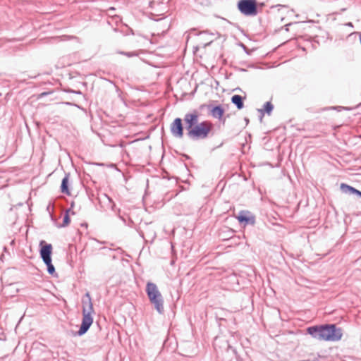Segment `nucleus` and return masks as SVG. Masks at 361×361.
Here are the masks:
<instances>
[{
  "mask_svg": "<svg viewBox=\"0 0 361 361\" xmlns=\"http://www.w3.org/2000/svg\"><path fill=\"white\" fill-rule=\"evenodd\" d=\"M200 114L194 110L187 113L183 118L187 130V135L192 140H204L209 137L213 128L211 121H204L199 123Z\"/></svg>",
  "mask_w": 361,
  "mask_h": 361,
  "instance_id": "1",
  "label": "nucleus"
},
{
  "mask_svg": "<svg viewBox=\"0 0 361 361\" xmlns=\"http://www.w3.org/2000/svg\"><path fill=\"white\" fill-rule=\"evenodd\" d=\"M307 331L319 341H338L342 338L343 330L336 324H324L308 327Z\"/></svg>",
  "mask_w": 361,
  "mask_h": 361,
  "instance_id": "2",
  "label": "nucleus"
},
{
  "mask_svg": "<svg viewBox=\"0 0 361 361\" xmlns=\"http://www.w3.org/2000/svg\"><path fill=\"white\" fill-rule=\"evenodd\" d=\"M82 319L79 331L77 332L78 336L85 334L93 322L92 313L93 312L91 297L89 293H87L82 299Z\"/></svg>",
  "mask_w": 361,
  "mask_h": 361,
  "instance_id": "3",
  "label": "nucleus"
},
{
  "mask_svg": "<svg viewBox=\"0 0 361 361\" xmlns=\"http://www.w3.org/2000/svg\"><path fill=\"white\" fill-rule=\"evenodd\" d=\"M146 293L154 309L158 313L163 314L164 312V298L157 285L152 282H148L146 285Z\"/></svg>",
  "mask_w": 361,
  "mask_h": 361,
  "instance_id": "4",
  "label": "nucleus"
},
{
  "mask_svg": "<svg viewBox=\"0 0 361 361\" xmlns=\"http://www.w3.org/2000/svg\"><path fill=\"white\" fill-rule=\"evenodd\" d=\"M39 247V255L42 261L47 265V271L49 274L54 275L56 271L54 266L51 263L52 245L47 243L44 240H41Z\"/></svg>",
  "mask_w": 361,
  "mask_h": 361,
  "instance_id": "5",
  "label": "nucleus"
},
{
  "mask_svg": "<svg viewBox=\"0 0 361 361\" xmlns=\"http://www.w3.org/2000/svg\"><path fill=\"white\" fill-rule=\"evenodd\" d=\"M240 11L245 16H255L257 13L255 0H240L238 4Z\"/></svg>",
  "mask_w": 361,
  "mask_h": 361,
  "instance_id": "6",
  "label": "nucleus"
},
{
  "mask_svg": "<svg viewBox=\"0 0 361 361\" xmlns=\"http://www.w3.org/2000/svg\"><path fill=\"white\" fill-rule=\"evenodd\" d=\"M171 134L178 138H181L183 136V127L182 120L180 118H176L171 125Z\"/></svg>",
  "mask_w": 361,
  "mask_h": 361,
  "instance_id": "7",
  "label": "nucleus"
},
{
  "mask_svg": "<svg viewBox=\"0 0 361 361\" xmlns=\"http://www.w3.org/2000/svg\"><path fill=\"white\" fill-rule=\"evenodd\" d=\"M224 114V109L221 106H216L210 109V114L212 116L219 120L222 118Z\"/></svg>",
  "mask_w": 361,
  "mask_h": 361,
  "instance_id": "8",
  "label": "nucleus"
},
{
  "mask_svg": "<svg viewBox=\"0 0 361 361\" xmlns=\"http://www.w3.org/2000/svg\"><path fill=\"white\" fill-rule=\"evenodd\" d=\"M238 220L239 222L243 223L245 222L246 224H255V219L254 217H249L247 216L245 212H241L239 215L237 216Z\"/></svg>",
  "mask_w": 361,
  "mask_h": 361,
  "instance_id": "9",
  "label": "nucleus"
},
{
  "mask_svg": "<svg viewBox=\"0 0 361 361\" xmlns=\"http://www.w3.org/2000/svg\"><path fill=\"white\" fill-rule=\"evenodd\" d=\"M231 102L234 104L238 109H241L244 106L243 97L240 95L235 94L231 97Z\"/></svg>",
  "mask_w": 361,
  "mask_h": 361,
  "instance_id": "10",
  "label": "nucleus"
},
{
  "mask_svg": "<svg viewBox=\"0 0 361 361\" xmlns=\"http://www.w3.org/2000/svg\"><path fill=\"white\" fill-rule=\"evenodd\" d=\"M68 175H66L62 180L61 185V191L62 193L69 195V190L68 188Z\"/></svg>",
  "mask_w": 361,
  "mask_h": 361,
  "instance_id": "11",
  "label": "nucleus"
},
{
  "mask_svg": "<svg viewBox=\"0 0 361 361\" xmlns=\"http://www.w3.org/2000/svg\"><path fill=\"white\" fill-rule=\"evenodd\" d=\"M341 189L345 193H353V194H355V192H356V190H357V189H355L350 185H348L345 183H342L341 185Z\"/></svg>",
  "mask_w": 361,
  "mask_h": 361,
  "instance_id": "12",
  "label": "nucleus"
},
{
  "mask_svg": "<svg viewBox=\"0 0 361 361\" xmlns=\"http://www.w3.org/2000/svg\"><path fill=\"white\" fill-rule=\"evenodd\" d=\"M273 109V104L270 102H267L264 104L263 110L269 115L271 113Z\"/></svg>",
  "mask_w": 361,
  "mask_h": 361,
  "instance_id": "13",
  "label": "nucleus"
},
{
  "mask_svg": "<svg viewBox=\"0 0 361 361\" xmlns=\"http://www.w3.org/2000/svg\"><path fill=\"white\" fill-rule=\"evenodd\" d=\"M68 212H69L68 210L66 211V214L63 216L62 226H66L70 223V217H69V215H68Z\"/></svg>",
  "mask_w": 361,
  "mask_h": 361,
  "instance_id": "14",
  "label": "nucleus"
},
{
  "mask_svg": "<svg viewBox=\"0 0 361 361\" xmlns=\"http://www.w3.org/2000/svg\"><path fill=\"white\" fill-rule=\"evenodd\" d=\"M119 54L122 55L127 56L128 57H132L134 56H137V54L135 52H125V51H121Z\"/></svg>",
  "mask_w": 361,
  "mask_h": 361,
  "instance_id": "15",
  "label": "nucleus"
},
{
  "mask_svg": "<svg viewBox=\"0 0 361 361\" xmlns=\"http://www.w3.org/2000/svg\"><path fill=\"white\" fill-rule=\"evenodd\" d=\"M355 194L359 195V196H361V192L359 191L358 190H356V192H355Z\"/></svg>",
  "mask_w": 361,
  "mask_h": 361,
  "instance_id": "16",
  "label": "nucleus"
},
{
  "mask_svg": "<svg viewBox=\"0 0 361 361\" xmlns=\"http://www.w3.org/2000/svg\"><path fill=\"white\" fill-rule=\"evenodd\" d=\"M111 10H114V7H111V8H109V11H111Z\"/></svg>",
  "mask_w": 361,
  "mask_h": 361,
  "instance_id": "17",
  "label": "nucleus"
}]
</instances>
